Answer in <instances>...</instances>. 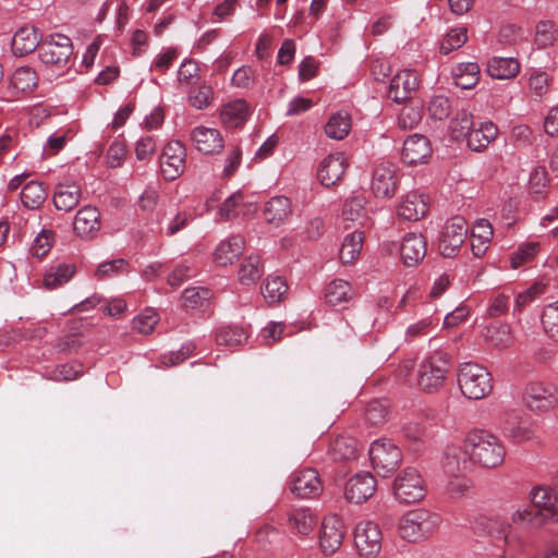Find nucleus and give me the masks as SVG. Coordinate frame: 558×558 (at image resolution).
Here are the masks:
<instances>
[{
  "instance_id": "29",
  "label": "nucleus",
  "mask_w": 558,
  "mask_h": 558,
  "mask_svg": "<svg viewBox=\"0 0 558 558\" xmlns=\"http://www.w3.org/2000/svg\"><path fill=\"white\" fill-rule=\"evenodd\" d=\"M82 191L74 182L59 183L53 194V204L58 210L70 211L80 203Z\"/></svg>"
},
{
  "instance_id": "20",
  "label": "nucleus",
  "mask_w": 558,
  "mask_h": 558,
  "mask_svg": "<svg viewBox=\"0 0 558 558\" xmlns=\"http://www.w3.org/2000/svg\"><path fill=\"white\" fill-rule=\"evenodd\" d=\"M401 156L402 160L411 166L425 162L432 156L429 140L422 134L408 136L403 142Z\"/></svg>"
},
{
  "instance_id": "21",
  "label": "nucleus",
  "mask_w": 558,
  "mask_h": 558,
  "mask_svg": "<svg viewBox=\"0 0 558 558\" xmlns=\"http://www.w3.org/2000/svg\"><path fill=\"white\" fill-rule=\"evenodd\" d=\"M418 86L417 74L412 70L398 72L390 82L388 97L396 102H402L410 98Z\"/></svg>"
},
{
  "instance_id": "17",
  "label": "nucleus",
  "mask_w": 558,
  "mask_h": 558,
  "mask_svg": "<svg viewBox=\"0 0 558 558\" xmlns=\"http://www.w3.org/2000/svg\"><path fill=\"white\" fill-rule=\"evenodd\" d=\"M344 537V525L340 517L330 514L325 517L322 523L319 543L326 555L338 550Z\"/></svg>"
},
{
  "instance_id": "23",
  "label": "nucleus",
  "mask_w": 558,
  "mask_h": 558,
  "mask_svg": "<svg viewBox=\"0 0 558 558\" xmlns=\"http://www.w3.org/2000/svg\"><path fill=\"white\" fill-rule=\"evenodd\" d=\"M428 210L427 197L417 191L407 193L398 207V215L405 220H420Z\"/></svg>"
},
{
  "instance_id": "36",
  "label": "nucleus",
  "mask_w": 558,
  "mask_h": 558,
  "mask_svg": "<svg viewBox=\"0 0 558 558\" xmlns=\"http://www.w3.org/2000/svg\"><path fill=\"white\" fill-rule=\"evenodd\" d=\"M290 529L301 535L310 534L317 524V518L308 508H295L288 513Z\"/></svg>"
},
{
  "instance_id": "30",
  "label": "nucleus",
  "mask_w": 558,
  "mask_h": 558,
  "mask_svg": "<svg viewBox=\"0 0 558 558\" xmlns=\"http://www.w3.org/2000/svg\"><path fill=\"white\" fill-rule=\"evenodd\" d=\"M41 40L38 39V34L33 26H23L16 31L12 38V50L14 54L24 56L28 54L36 49L38 50Z\"/></svg>"
},
{
  "instance_id": "10",
  "label": "nucleus",
  "mask_w": 558,
  "mask_h": 558,
  "mask_svg": "<svg viewBox=\"0 0 558 558\" xmlns=\"http://www.w3.org/2000/svg\"><path fill=\"white\" fill-rule=\"evenodd\" d=\"M474 464L470 450L466 446V436L462 445H448L441 458V469L445 474L451 477L462 475Z\"/></svg>"
},
{
  "instance_id": "42",
  "label": "nucleus",
  "mask_w": 558,
  "mask_h": 558,
  "mask_svg": "<svg viewBox=\"0 0 558 558\" xmlns=\"http://www.w3.org/2000/svg\"><path fill=\"white\" fill-rule=\"evenodd\" d=\"M473 130V116L468 110H459L450 121L449 132L454 141L465 140Z\"/></svg>"
},
{
  "instance_id": "35",
  "label": "nucleus",
  "mask_w": 558,
  "mask_h": 558,
  "mask_svg": "<svg viewBox=\"0 0 558 558\" xmlns=\"http://www.w3.org/2000/svg\"><path fill=\"white\" fill-rule=\"evenodd\" d=\"M512 525L522 529H537L545 523L542 520V513L536 512L532 506L519 505L513 507L510 513Z\"/></svg>"
},
{
  "instance_id": "56",
  "label": "nucleus",
  "mask_w": 558,
  "mask_h": 558,
  "mask_svg": "<svg viewBox=\"0 0 558 558\" xmlns=\"http://www.w3.org/2000/svg\"><path fill=\"white\" fill-rule=\"evenodd\" d=\"M210 296V291L207 288L195 287L187 288L183 291L184 306L187 308H195L202 306L205 301Z\"/></svg>"
},
{
  "instance_id": "22",
  "label": "nucleus",
  "mask_w": 558,
  "mask_h": 558,
  "mask_svg": "<svg viewBox=\"0 0 558 558\" xmlns=\"http://www.w3.org/2000/svg\"><path fill=\"white\" fill-rule=\"evenodd\" d=\"M73 228L78 236L93 238L101 228L99 210L94 206H84L76 213Z\"/></svg>"
},
{
  "instance_id": "48",
  "label": "nucleus",
  "mask_w": 558,
  "mask_h": 558,
  "mask_svg": "<svg viewBox=\"0 0 558 558\" xmlns=\"http://www.w3.org/2000/svg\"><path fill=\"white\" fill-rule=\"evenodd\" d=\"M468 40L466 27H457L450 29L440 43L439 51L442 54H449L451 51L461 48Z\"/></svg>"
},
{
  "instance_id": "5",
  "label": "nucleus",
  "mask_w": 558,
  "mask_h": 558,
  "mask_svg": "<svg viewBox=\"0 0 558 558\" xmlns=\"http://www.w3.org/2000/svg\"><path fill=\"white\" fill-rule=\"evenodd\" d=\"M393 496L401 504L421 501L426 495V484L415 468L403 469L392 484Z\"/></svg>"
},
{
  "instance_id": "11",
  "label": "nucleus",
  "mask_w": 558,
  "mask_h": 558,
  "mask_svg": "<svg viewBox=\"0 0 558 558\" xmlns=\"http://www.w3.org/2000/svg\"><path fill=\"white\" fill-rule=\"evenodd\" d=\"M383 533L373 521H362L354 530V544L359 553L366 557H375L381 550Z\"/></svg>"
},
{
  "instance_id": "8",
  "label": "nucleus",
  "mask_w": 558,
  "mask_h": 558,
  "mask_svg": "<svg viewBox=\"0 0 558 558\" xmlns=\"http://www.w3.org/2000/svg\"><path fill=\"white\" fill-rule=\"evenodd\" d=\"M524 402L533 412H548L558 405V386L550 381L531 383L525 388Z\"/></svg>"
},
{
  "instance_id": "34",
  "label": "nucleus",
  "mask_w": 558,
  "mask_h": 558,
  "mask_svg": "<svg viewBox=\"0 0 558 558\" xmlns=\"http://www.w3.org/2000/svg\"><path fill=\"white\" fill-rule=\"evenodd\" d=\"M354 298V290L350 282L343 279L330 281L324 292V299L331 306L350 302Z\"/></svg>"
},
{
  "instance_id": "9",
  "label": "nucleus",
  "mask_w": 558,
  "mask_h": 558,
  "mask_svg": "<svg viewBox=\"0 0 558 558\" xmlns=\"http://www.w3.org/2000/svg\"><path fill=\"white\" fill-rule=\"evenodd\" d=\"M468 223L463 217L456 216L449 219L441 231L439 251L444 257H453L458 254L468 235Z\"/></svg>"
},
{
  "instance_id": "12",
  "label": "nucleus",
  "mask_w": 558,
  "mask_h": 558,
  "mask_svg": "<svg viewBox=\"0 0 558 558\" xmlns=\"http://www.w3.org/2000/svg\"><path fill=\"white\" fill-rule=\"evenodd\" d=\"M376 487L377 481L371 472H357L347 481L344 498L350 504L361 505L374 496Z\"/></svg>"
},
{
  "instance_id": "63",
  "label": "nucleus",
  "mask_w": 558,
  "mask_h": 558,
  "mask_svg": "<svg viewBox=\"0 0 558 558\" xmlns=\"http://www.w3.org/2000/svg\"><path fill=\"white\" fill-rule=\"evenodd\" d=\"M387 414L386 405L378 400L369 402L366 407L365 416L372 425L383 424L387 418Z\"/></svg>"
},
{
  "instance_id": "41",
  "label": "nucleus",
  "mask_w": 558,
  "mask_h": 558,
  "mask_svg": "<svg viewBox=\"0 0 558 558\" xmlns=\"http://www.w3.org/2000/svg\"><path fill=\"white\" fill-rule=\"evenodd\" d=\"M480 65L475 62L460 63L453 69L456 84L462 89H470L478 82Z\"/></svg>"
},
{
  "instance_id": "2",
  "label": "nucleus",
  "mask_w": 558,
  "mask_h": 558,
  "mask_svg": "<svg viewBox=\"0 0 558 558\" xmlns=\"http://www.w3.org/2000/svg\"><path fill=\"white\" fill-rule=\"evenodd\" d=\"M465 436L466 446L474 464L486 469H495L504 463L506 448L498 436L482 428L472 429Z\"/></svg>"
},
{
  "instance_id": "59",
  "label": "nucleus",
  "mask_w": 558,
  "mask_h": 558,
  "mask_svg": "<svg viewBox=\"0 0 558 558\" xmlns=\"http://www.w3.org/2000/svg\"><path fill=\"white\" fill-rule=\"evenodd\" d=\"M529 88L536 98H542L549 89V77L547 73L535 71L529 78Z\"/></svg>"
},
{
  "instance_id": "4",
  "label": "nucleus",
  "mask_w": 558,
  "mask_h": 558,
  "mask_svg": "<svg viewBox=\"0 0 558 558\" xmlns=\"http://www.w3.org/2000/svg\"><path fill=\"white\" fill-rule=\"evenodd\" d=\"M457 376L462 395L469 399L481 400L493 391L492 374L480 364L462 363Z\"/></svg>"
},
{
  "instance_id": "52",
  "label": "nucleus",
  "mask_w": 558,
  "mask_h": 558,
  "mask_svg": "<svg viewBox=\"0 0 558 558\" xmlns=\"http://www.w3.org/2000/svg\"><path fill=\"white\" fill-rule=\"evenodd\" d=\"M158 320L157 312L153 308H146L132 320L133 329L140 333L149 335L155 329Z\"/></svg>"
},
{
  "instance_id": "43",
  "label": "nucleus",
  "mask_w": 558,
  "mask_h": 558,
  "mask_svg": "<svg viewBox=\"0 0 558 558\" xmlns=\"http://www.w3.org/2000/svg\"><path fill=\"white\" fill-rule=\"evenodd\" d=\"M47 198L44 185L36 181L25 184L21 192L22 204L29 209L38 208Z\"/></svg>"
},
{
  "instance_id": "47",
  "label": "nucleus",
  "mask_w": 558,
  "mask_h": 558,
  "mask_svg": "<svg viewBox=\"0 0 558 558\" xmlns=\"http://www.w3.org/2000/svg\"><path fill=\"white\" fill-rule=\"evenodd\" d=\"M214 89L211 86L202 84L196 87H193L187 96L189 104L197 109L204 110L207 109L213 100H214Z\"/></svg>"
},
{
  "instance_id": "31",
  "label": "nucleus",
  "mask_w": 558,
  "mask_h": 558,
  "mask_svg": "<svg viewBox=\"0 0 558 558\" xmlns=\"http://www.w3.org/2000/svg\"><path fill=\"white\" fill-rule=\"evenodd\" d=\"M498 129L492 122H482L478 128H473L466 136V143L470 149L482 151L497 137Z\"/></svg>"
},
{
  "instance_id": "13",
  "label": "nucleus",
  "mask_w": 558,
  "mask_h": 558,
  "mask_svg": "<svg viewBox=\"0 0 558 558\" xmlns=\"http://www.w3.org/2000/svg\"><path fill=\"white\" fill-rule=\"evenodd\" d=\"M290 490L302 499L317 497L323 492L318 472L312 468L294 471L290 477Z\"/></svg>"
},
{
  "instance_id": "6",
  "label": "nucleus",
  "mask_w": 558,
  "mask_h": 558,
  "mask_svg": "<svg viewBox=\"0 0 558 558\" xmlns=\"http://www.w3.org/2000/svg\"><path fill=\"white\" fill-rule=\"evenodd\" d=\"M73 53L71 39L63 34H51L41 39L38 57L47 66L62 69L66 66Z\"/></svg>"
},
{
  "instance_id": "60",
  "label": "nucleus",
  "mask_w": 558,
  "mask_h": 558,
  "mask_svg": "<svg viewBox=\"0 0 558 558\" xmlns=\"http://www.w3.org/2000/svg\"><path fill=\"white\" fill-rule=\"evenodd\" d=\"M422 113L418 108L404 107L398 116V126L402 130H411L418 125Z\"/></svg>"
},
{
  "instance_id": "27",
  "label": "nucleus",
  "mask_w": 558,
  "mask_h": 558,
  "mask_svg": "<svg viewBox=\"0 0 558 558\" xmlns=\"http://www.w3.org/2000/svg\"><path fill=\"white\" fill-rule=\"evenodd\" d=\"M292 215V205L286 196H274L264 206L265 220L274 226L284 223Z\"/></svg>"
},
{
  "instance_id": "39",
  "label": "nucleus",
  "mask_w": 558,
  "mask_h": 558,
  "mask_svg": "<svg viewBox=\"0 0 558 558\" xmlns=\"http://www.w3.org/2000/svg\"><path fill=\"white\" fill-rule=\"evenodd\" d=\"M364 241V234L362 231H353L347 234L340 247V259L343 264H350L354 262L362 250Z\"/></svg>"
},
{
  "instance_id": "45",
  "label": "nucleus",
  "mask_w": 558,
  "mask_h": 558,
  "mask_svg": "<svg viewBox=\"0 0 558 558\" xmlns=\"http://www.w3.org/2000/svg\"><path fill=\"white\" fill-rule=\"evenodd\" d=\"M484 337L496 348L505 349L512 343L510 327L505 324H494L486 328Z\"/></svg>"
},
{
  "instance_id": "16",
  "label": "nucleus",
  "mask_w": 558,
  "mask_h": 558,
  "mask_svg": "<svg viewBox=\"0 0 558 558\" xmlns=\"http://www.w3.org/2000/svg\"><path fill=\"white\" fill-rule=\"evenodd\" d=\"M185 157V147L179 141L167 144L160 159V170L167 181H173L183 173Z\"/></svg>"
},
{
  "instance_id": "40",
  "label": "nucleus",
  "mask_w": 558,
  "mask_h": 558,
  "mask_svg": "<svg viewBox=\"0 0 558 558\" xmlns=\"http://www.w3.org/2000/svg\"><path fill=\"white\" fill-rule=\"evenodd\" d=\"M288 292V284L280 276H269L262 288L264 299L269 304H277L283 300Z\"/></svg>"
},
{
  "instance_id": "24",
  "label": "nucleus",
  "mask_w": 558,
  "mask_h": 558,
  "mask_svg": "<svg viewBox=\"0 0 558 558\" xmlns=\"http://www.w3.org/2000/svg\"><path fill=\"white\" fill-rule=\"evenodd\" d=\"M76 274L73 263L60 262L50 265L44 275L43 283L48 290L58 289L68 283Z\"/></svg>"
},
{
  "instance_id": "28",
  "label": "nucleus",
  "mask_w": 558,
  "mask_h": 558,
  "mask_svg": "<svg viewBox=\"0 0 558 558\" xmlns=\"http://www.w3.org/2000/svg\"><path fill=\"white\" fill-rule=\"evenodd\" d=\"M250 106L244 99H235L222 106L220 118L228 128L242 126L250 117Z\"/></svg>"
},
{
  "instance_id": "33",
  "label": "nucleus",
  "mask_w": 558,
  "mask_h": 558,
  "mask_svg": "<svg viewBox=\"0 0 558 558\" xmlns=\"http://www.w3.org/2000/svg\"><path fill=\"white\" fill-rule=\"evenodd\" d=\"M38 85L36 71L31 66L15 69L10 78V87L14 94H29Z\"/></svg>"
},
{
  "instance_id": "3",
  "label": "nucleus",
  "mask_w": 558,
  "mask_h": 558,
  "mask_svg": "<svg viewBox=\"0 0 558 558\" xmlns=\"http://www.w3.org/2000/svg\"><path fill=\"white\" fill-rule=\"evenodd\" d=\"M440 524V517L427 509L418 508L405 512L399 520L401 538L418 543L433 536Z\"/></svg>"
},
{
  "instance_id": "25",
  "label": "nucleus",
  "mask_w": 558,
  "mask_h": 558,
  "mask_svg": "<svg viewBox=\"0 0 558 558\" xmlns=\"http://www.w3.org/2000/svg\"><path fill=\"white\" fill-rule=\"evenodd\" d=\"M244 239L241 235H232L222 240L214 253L215 262L220 266L233 264L244 251Z\"/></svg>"
},
{
  "instance_id": "49",
  "label": "nucleus",
  "mask_w": 558,
  "mask_h": 558,
  "mask_svg": "<svg viewBox=\"0 0 558 558\" xmlns=\"http://www.w3.org/2000/svg\"><path fill=\"white\" fill-rule=\"evenodd\" d=\"M542 325L546 335L558 343V301L546 305L542 313Z\"/></svg>"
},
{
  "instance_id": "57",
  "label": "nucleus",
  "mask_w": 558,
  "mask_h": 558,
  "mask_svg": "<svg viewBox=\"0 0 558 558\" xmlns=\"http://www.w3.org/2000/svg\"><path fill=\"white\" fill-rule=\"evenodd\" d=\"M504 543L506 554L520 553L525 546L524 537L512 531L511 524H507L504 530Z\"/></svg>"
},
{
  "instance_id": "15",
  "label": "nucleus",
  "mask_w": 558,
  "mask_h": 558,
  "mask_svg": "<svg viewBox=\"0 0 558 558\" xmlns=\"http://www.w3.org/2000/svg\"><path fill=\"white\" fill-rule=\"evenodd\" d=\"M532 507L542 513L544 523L551 521L558 523V495L547 486L533 487L529 494Z\"/></svg>"
},
{
  "instance_id": "7",
  "label": "nucleus",
  "mask_w": 558,
  "mask_h": 558,
  "mask_svg": "<svg viewBox=\"0 0 558 558\" xmlns=\"http://www.w3.org/2000/svg\"><path fill=\"white\" fill-rule=\"evenodd\" d=\"M373 469L383 477L390 476L400 465L402 453L391 440H375L369 448Z\"/></svg>"
},
{
  "instance_id": "50",
  "label": "nucleus",
  "mask_w": 558,
  "mask_h": 558,
  "mask_svg": "<svg viewBox=\"0 0 558 558\" xmlns=\"http://www.w3.org/2000/svg\"><path fill=\"white\" fill-rule=\"evenodd\" d=\"M248 337L247 331L240 326H228L221 328L217 333V341L225 345H239Z\"/></svg>"
},
{
  "instance_id": "26",
  "label": "nucleus",
  "mask_w": 558,
  "mask_h": 558,
  "mask_svg": "<svg viewBox=\"0 0 558 558\" xmlns=\"http://www.w3.org/2000/svg\"><path fill=\"white\" fill-rule=\"evenodd\" d=\"M426 255V240L421 233H408L401 244V257L408 266H414Z\"/></svg>"
},
{
  "instance_id": "38",
  "label": "nucleus",
  "mask_w": 558,
  "mask_h": 558,
  "mask_svg": "<svg viewBox=\"0 0 558 558\" xmlns=\"http://www.w3.org/2000/svg\"><path fill=\"white\" fill-rule=\"evenodd\" d=\"M520 71V64L514 58L494 57L487 64V73L493 78L509 80Z\"/></svg>"
},
{
  "instance_id": "19",
  "label": "nucleus",
  "mask_w": 558,
  "mask_h": 558,
  "mask_svg": "<svg viewBox=\"0 0 558 558\" xmlns=\"http://www.w3.org/2000/svg\"><path fill=\"white\" fill-rule=\"evenodd\" d=\"M347 167L344 154H330L320 161L317 177L323 185L332 186L342 179Z\"/></svg>"
},
{
  "instance_id": "51",
  "label": "nucleus",
  "mask_w": 558,
  "mask_h": 558,
  "mask_svg": "<svg viewBox=\"0 0 558 558\" xmlns=\"http://www.w3.org/2000/svg\"><path fill=\"white\" fill-rule=\"evenodd\" d=\"M535 44L539 48H547L557 40V28L551 21H541L536 25Z\"/></svg>"
},
{
  "instance_id": "46",
  "label": "nucleus",
  "mask_w": 558,
  "mask_h": 558,
  "mask_svg": "<svg viewBox=\"0 0 558 558\" xmlns=\"http://www.w3.org/2000/svg\"><path fill=\"white\" fill-rule=\"evenodd\" d=\"M539 251V243L526 242L521 245L511 254L510 266L513 269H518L531 263Z\"/></svg>"
},
{
  "instance_id": "61",
  "label": "nucleus",
  "mask_w": 558,
  "mask_h": 558,
  "mask_svg": "<svg viewBox=\"0 0 558 558\" xmlns=\"http://www.w3.org/2000/svg\"><path fill=\"white\" fill-rule=\"evenodd\" d=\"M178 58V51L175 48L169 47L162 50L160 53L156 56L154 61L150 64V70L159 71L160 73H165Z\"/></svg>"
},
{
  "instance_id": "62",
  "label": "nucleus",
  "mask_w": 558,
  "mask_h": 558,
  "mask_svg": "<svg viewBox=\"0 0 558 558\" xmlns=\"http://www.w3.org/2000/svg\"><path fill=\"white\" fill-rule=\"evenodd\" d=\"M199 77V66L194 60H184L178 70V81L181 84L191 85Z\"/></svg>"
},
{
  "instance_id": "14",
  "label": "nucleus",
  "mask_w": 558,
  "mask_h": 558,
  "mask_svg": "<svg viewBox=\"0 0 558 558\" xmlns=\"http://www.w3.org/2000/svg\"><path fill=\"white\" fill-rule=\"evenodd\" d=\"M397 172V166L390 161H383L375 167L371 189L376 197L389 198L395 195L398 183Z\"/></svg>"
},
{
  "instance_id": "53",
  "label": "nucleus",
  "mask_w": 558,
  "mask_h": 558,
  "mask_svg": "<svg viewBox=\"0 0 558 558\" xmlns=\"http://www.w3.org/2000/svg\"><path fill=\"white\" fill-rule=\"evenodd\" d=\"M427 110L432 119L442 121L447 119L451 113V101L447 96H435L430 99Z\"/></svg>"
},
{
  "instance_id": "58",
  "label": "nucleus",
  "mask_w": 558,
  "mask_h": 558,
  "mask_svg": "<svg viewBox=\"0 0 558 558\" xmlns=\"http://www.w3.org/2000/svg\"><path fill=\"white\" fill-rule=\"evenodd\" d=\"M52 241V231L41 230L33 241L31 253L36 257H44L50 251Z\"/></svg>"
},
{
  "instance_id": "37",
  "label": "nucleus",
  "mask_w": 558,
  "mask_h": 558,
  "mask_svg": "<svg viewBox=\"0 0 558 558\" xmlns=\"http://www.w3.org/2000/svg\"><path fill=\"white\" fill-rule=\"evenodd\" d=\"M351 130V116L345 110H339L332 113L326 125L325 134L327 137L336 141L343 140Z\"/></svg>"
},
{
  "instance_id": "64",
  "label": "nucleus",
  "mask_w": 558,
  "mask_h": 558,
  "mask_svg": "<svg viewBox=\"0 0 558 558\" xmlns=\"http://www.w3.org/2000/svg\"><path fill=\"white\" fill-rule=\"evenodd\" d=\"M547 184H548V174H547L546 168L543 166L535 167L532 170V172L530 174V180H529V187H530L531 192H533L535 194H539L545 190Z\"/></svg>"
},
{
  "instance_id": "32",
  "label": "nucleus",
  "mask_w": 558,
  "mask_h": 558,
  "mask_svg": "<svg viewBox=\"0 0 558 558\" xmlns=\"http://www.w3.org/2000/svg\"><path fill=\"white\" fill-rule=\"evenodd\" d=\"M357 441L350 436H338L329 445L328 454L336 462L354 460L357 456Z\"/></svg>"
},
{
  "instance_id": "18",
  "label": "nucleus",
  "mask_w": 558,
  "mask_h": 558,
  "mask_svg": "<svg viewBox=\"0 0 558 558\" xmlns=\"http://www.w3.org/2000/svg\"><path fill=\"white\" fill-rule=\"evenodd\" d=\"M191 140L195 148L206 155L219 154L225 147V140L215 128L196 126L191 132Z\"/></svg>"
},
{
  "instance_id": "55",
  "label": "nucleus",
  "mask_w": 558,
  "mask_h": 558,
  "mask_svg": "<svg viewBox=\"0 0 558 558\" xmlns=\"http://www.w3.org/2000/svg\"><path fill=\"white\" fill-rule=\"evenodd\" d=\"M83 373V365L78 362H71L54 367L51 378L57 381L74 380Z\"/></svg>"
},
{
  "instance_id": "54",
  "label": "nucleus",
  "mask_w": 558,
  "mask_h": 558,
  "mask_svg": "<svg viewBox=\"0 0 558 558\" xmlns=\"http://www.w3.org/2000/svg\"><path fill=\"white\" fill-rule=\"evenodd\" d=\"M128 155L126 143L123 138H118L111 143L107 149V168L121 167Z\"/></svg>"
},
{
  "instance_id": "44",
  "label": "nucleus",
  "mask_w": 558,
  "mask_h": 558,
  "mask_svg": "<svg viewBox=\"0 0 558 558\" xmlns=\"http://www.w3.org/2000/svg\"><path fill=\"white\" fill-rule=\"evenodd\" d=\"M263 274L260 258L257 255L246 257L239 269V281L242 284H254Z\"/></svg>"
},
{
  "instance_id": "1",
  "label": "nucleus",
  "mask_w": 558,
  "mask_h": 558,
  "mask_svg": "<svg viewBox=\"0 0 558 558\" xmlns=\"http://www.w3.org/2000/svg\"><path fill=\"white\" fill-rule=\"evenodd\" d=\"M412 368V362H404L399 368V376H404L409 384H415L426 392H433L444 387L450 369V360L447 353L435 351L421 362L414 378L409 377Z\"/></svg>"
}]
</instances>
